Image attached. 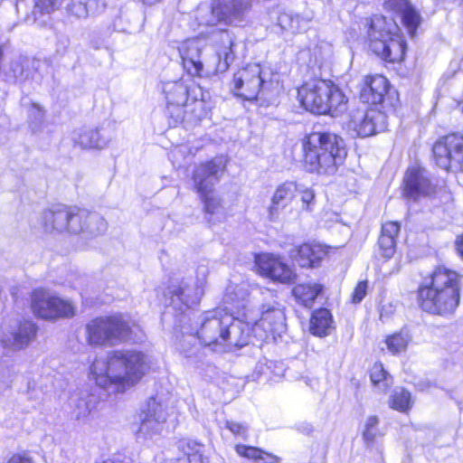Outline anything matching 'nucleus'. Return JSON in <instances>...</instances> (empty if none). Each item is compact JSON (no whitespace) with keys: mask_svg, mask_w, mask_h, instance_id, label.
<instances>
[{"mask_svg":"<svg viewBox=\"0 0 463 463\" xmlns=\"http://www.w3.org/2000/svg\"><path fill=\"white\" fill-rule=\"evenodd\" d=\"M147 357L134 349L115 350L97 357L90 366V378L109 393H124L136 386L147 373Z\"/></svg>","mask_w":463,"mask_h":463,"instance_id":"nucleus-1","label":"nucleus"},{"mask_svg":"<svg viewBox=\"0 0 463 463\" xmlns=\"http://www.w3.org/2000/svg\"><path fill=\"white\" fill-rule=\"evenodd\" d=\"M460 276L444 266L436 268L418 288L421 308L430 314L452 315L460 302Z\"/></svg>","mask_w":463,"mask_h":463,"instance_id":"nucleus-2","label":"nucleus"},{"mask_svg":"<svg viewBox=\"0 0 463 463\" xmlns=\"http://www.w3.org/2000/svg\"><path fill=\"white\" fill-rule=\"evenodd\" d=\"M41 225L47 233L81 234L86 239L99 236L107 229V223L99 214L64 206L43 211Z\"/></svg>","mask_w":463,"mask_h":463,"instance_id":"nucleus-3","label":"nucleus"},{"mask_svg":"<svg viewBox=\"0 0 463 463\" xmlns=\"http://www.w3.org/2000/svg\"><path fill=\"white\" fill-rule=\"evenodd\" d=\"M197 337L205 345H220L225 347H241L247 344L250 327L244 326L240 316L237 317L217 308L205 312L201 319Z\"/></svg>","mask_w":463,"mask_h":463,"instance_id":"nucleus-4","label":"nucleus"},{"mask_svg":"<svg viewBox=\"0 0 463 463\" xmlns=\"http://www.w3.org/2000/svg\"><path fill=\"white\" fill-rule=\"evenodd\" d=\"M302 147L306 169L318 175L335 174L347 155L343 138L327 132L307 135Z\"/></svg>","mask_w":463,"mask_h":463,"instance_id":"nucleus-5","label":"nucleus"},{"mask_svg":"<svg viewBox=\"0 0 463 463\" xmlns=\"http://www.w3.org/2000/svg\"><path fill=\"white\" fill-rule=\"evenodd\" d=\"M228 160L221 156L198 165L193 174L194 186L203 203L205 218L211 223L222 222L225 210L221 197L215 192V185L223 175Z\"/></svg>","mask_w":463,"mask_h":463,"instance_id":"nucleus-6","label":"nucleus"},{"mask_svg":"<svg viewBox=\"0 0 463 463\" xmlns=\"http://www.w3.org/2000/svg\"><path fill=\"white\" fill-rule=\"evenodd\" d=\"M367 41L370 50L388 62L403 61L406 41L392 19L383 15H373L367 20Z\"/></svg>","mask_w":463,"mask_h":463,"instance_id":"nucleus-7","label":"nucleus"},{"mask_svg":"<svg viewBox=\"0 0 463 463\" xmlns=\"http://www.w3.org/2000/svg\"><path fill=\"white\" fill-rule=\"evenodd\" d=\"M302 106L311 113L331 116L342 114L347 107L348 98L330 80H313L298 90Z\"/></svg>","mask_w":463,"mask_h":463,"instance_id":"nucleus-8","label":"nucleus"},{"mask_svg":"<svg viewBox=\"0 0 463 463\" xmlns=\"http://www.w3.org/2000/svg\"><path fill=\"white\" fill-rule=\"evenodd\" d=\"M140 332V326L122 314L97 317L86 326L87 340L93 345H113L134 340Z\"/></svg>","mask_w":463,"mask_h":463,"instance_id":"nucleus-9","label":"nucleus"},{"mask_svg":"<svg viewBox=\"0 0 463 463\" xmlns=\"http://www.w3.org/2000/svg\"><path fill=\"white\" fill-rule=\"evenodd\" d=\"M240 316L244 326L250 327V334L261 340L275 339L286 327L283 310L272 305H264L260 312L250 305H243Z\"/></svg>","mask_w":463,"mask_h":463,"instance_id":"nucleus-10","label":"nucleus"},{"mask_svg":"<svg viewBox=\"0 0 463 463\" xmlns=\"http://www.w3.org/2000/svg\"><path fill=\"white\" fill-rule=\"evenodd\" d=\"M386 115L374 109L359 108L350 110L345 122L353 137H367L386 129Z\"/></svg>","mask_w":463,"mask_h":463,"instance_id":"nucleus-11","label":"nucleus"},{"mask_svg":"<svg viewBox=\"0 0 463 463\" xmlns=\"http://www.w3.org/2000/svg\"><path fill=\"white\" fill-rule=\"evenodd\" d=\"M32 309L43 319L68 318L75 315V307L69 300L61 298L43 289L33 291Z\"/></svg>","mask_w":463,"mask_h":463,"instance_id":"nucleus-12","label":"nucleus"},{"mask_svg":"<svg viewBox=\"0 0 463 463\" xmlns=\"http://www.w3.org/2000/svg\"><path fill=\"white\" fill-rule=\"evenodd\" d=\"M173 412V408L169 407V402L163 397L156 396L150 399L146 410L139 414L138 434L143 438H152L161 433L164 423Z\"/></svg>","mask_w":463,"mask_h":463,"instance_id":"nucleus-13","label":"nucleus"},{"mask_svg":"<svg viewBox=\"0 0 463 463\" xmlns=\"http://www.w3.org/2000/svg\"><path fill=\"white\" fill-rule=\"evenodd\" d=\"M432 151L440 167L463 171V134L452 133L439 138Z\"/></svg>","mask_w":463,"mask_h":463,"instance_id":"nucleus-14","label":"nucleus"},{"mask_svg":"<svg viewBox=\"0 0 463 463\" xmlns=\"http://www.w3.org/2000/svg\"><path fill=\"white\" fill-rule=\"evenodd\" d=\"M197 86L184 80L168 81L164 84L163 91L166 101V113L173 124L185 120L186 109L191 97L192 88Z\"/></svg>","mask_w":463,"mask_h":463,"instance_id":"nucleus-15","label":"nucleus"},{"mask_svg":"<svg viewBox=\"0 0 463 463\" xmlns=\"http://www.w3.org/2000/svg\"><path fill=\"white\" fill-rule=\"evenodd\" d=\"M198 273L202 275V278L198 279V281L193 285L181 282L178 285L173 284L169 287L168 294L170 295V305H172L174 308L184 312L185 309L200 302L204 293L207 273L206 268H200Z\"/></svg>","mask_w":463,"mask_h":463,"instance_id":"nucleus-16","label":"nucleus"},{"mask_svg":"<svg viewBox=\"0 0 463 463\" xmlns=\"http://www.w3.org/2000/svg\"><path fill=\"white\" fill-rule=\"evenodd\" d=\"M37 327L31 321H12L3 325L0 343L11 351L22 350L35 339Z\"/></svg>","mask_w":463,"mask_h":463,"instance_id":"nucleus-17","label":"nucleus"},{"mask_svg":"<svg viewBox=\"0 0 463 463\" xmlns=\"http://www.w3.org/2000/svg\"><path fill=\"white\" fill-rule=\"evenodd\" d=\"M263 83L260 65L248 64L234 74L232 90L236 96L246 100H253L258 97Z\"/></svg>","mask_w":463,"mask_h":463,"instance_id":"nucleus-18","label":"nucleus"},{"mask_svg":"<svg viewBox=\"0 0 463 463\" xmlns=\"http://www.w3.org/2000/svg\"><path fill=\"white\" fill-rule=\"evenodd\" d=\"M435 192L430 173L418 164L411 165L403 177V195L413 201L429 197Z\"/></svg>","mask_w":463,"mask_h":463,"instance_id":"nucleus-19","label":"nucleus"},{"mask_svg":"<svg viewBox=\"0 0 463 463\" xmlns=\"http://www.w3.org/2000/svg\"><path fill=\"white\" fill-rule=\"evenodd\" d=\"M259 272L273 281L293 284L298 279L295 269L285 263L279 255L263 253L256 257Z\"/></svg>","mask_w":463,"mask_h":463,"instance_id":"nucleus-20","label":"nucleus"},{"mask_svg":"<svg viewBox=\"0 0 463 463\" xmlns=\"http://www.w3.org/2000/svg\"><path fill=\"white\" fill-rule=\"evenodd\" d=\"M299 190V184L294 181H286L276 188L270 204L268 207V218L271 222H276L280 214V211L287 208L296 198Z\"/></svg>","mask_w":463,"mask_h":463,"instance_id":"nucleus-21","label":"nucleus"},{"mask_svg":"<svg viewBox=\"0 0 463 463\" xmlns=\"http://www.w3.org/2000/svg\"><path fill=\"white\" fill-rule=\"evenodd\" d=\"M329 247L321 244L304 243L291 250L289 257L301 268L318 267L322 260L328 254Z\"/></svg>","mask_w":463,"mask_h":463,"instance_id":"nucleus-22","label":"nucleus"},{"mask_svg":"<svg viewBox=\"0 0 463 463\" xmlns=\"http://www.w3.org/2000/svg\"><path fill=\"white\" fill-rule=\"evenodd\" d=\"M202 49V42L198 39L186 40L178 47L183 66L192 76L202 75L203 70V64L200 60Z\"/></svg>","mask_w":463,"mask_h":463,"instance_id":"nucleus-23","label":"nucleus"},{"mask_svg":"<svg viewBox=\"0 0 463 463\" xmlns=\"http://www.w3.org/2000/svg\"><path fill=\"white\" fill-rule=\"evenodd\" d=\"M383 8L396 16H401L403 24L412 36L420 23V16L409 0H384Z\"/></svg>","mask_w":463,"mask_h":463,"instance_id":"nucleus-24","label":"nucleus"},{"mask_svg":"<svg viewBox=\"0 0 463 463\" xmlns=\"http://www.w3.org/2000/svg\"><path fill=\"white\" fill-rule=\"evenodd\" d=\"M388 80L383 75L369 76L364 80L361 99L369 104H381L388 91Z\"/></svg>","mask_w":463,"mask_h":463,"instance_id":"nucleus-25","label":"nucleus"},{"mask_svg":"<svg viewBox=\"0 0 463 463\" xmlns=\"http://www.w3.org/2000/svg\"><path fill=\"white\" fill-rule=\"evenodd\" d=\"M212 107V102L205 96L203 89L198 85L194 86L188 106H185L187 110L185 120L191 122L201 120L208 115Z\"/></svg>","mask_w":463,"mask_h":463,"instance_id":"nucleus-26","label":"nucleus"},{"mask_svg":"<svg viewBox=\"0 0 463 463\" xmlns=\"http://www.w3.org/2000/svg\"><path fill=\"white\" fill-rule=\"evenodd\" d=\"M401 225L397 222H387L382 226L381 236L378 241L380 255L388 260L396 250V238L400 232Z\"/></svg>","mask_w":463,"mask_h":463,"instance_id":"nucleus-27","label":"nucleus"},{"mask_svg":"<svg viewBox=\"0 0 463 463\" xmlns=\"http://www.w3.org/2000/svg\"><path fill=\"white\" fill-rule=\"evenodd\" d=\"M72 140L75 145L81 148L101 149L108 144L107 139L103 138L97 129H80L73 133Z\"/></svg>","mask_w":463,"mask_h":463,"instance_id":"nucleus-28","label":"nucleus"},{"mask_svg":"<svg viewBox=\"0 0 463 463\" xmlns=\"http://www.w3.org/2000/svg\"><path fill=\"white\" fill-rule=\"evenodd\" d=\"M333 328L332 315L326 308L315 311L310 320V331L313 335L323 337L329 335Z\"/></svg>","mask_w":463,"mask_h":463,"instance_id":"nucleus-29","label":"nucleus"},{"mask_svg":"<svg viewBox=\"0 0 463 463\" xmlns=\"http://www.w3.org/2000/svg\"><path fill=\"white\" fill-rule=\"evenodd\" d=\"M322 291V286L317 283H303L295 286L292 294L296 300L306 307H311L318 294Z\"/></svg>","mask_w":463,"mask_h":463,"instance_id":"nucleus-30","label":"nucleus"},{"mask_svg":"<svg viewBox=\"0 0 463 463\" xmlns=\"http://www.w3.org/2000/svg\"><path fill=\"white\" fill-rule=\"evenodd\" d=\"M96 0H70L66 10L69 15L77 19H85L94 12Z\"/></svg>","mask_w":463,"mask_h":463,"instance_id":"nucleus-31","label":"nucleus"},{"mask_svg":"<svg viewBox=\"0 0 463 463\" xmlns=\"http://www.w3.org/2000/svg\"><path fill=\"white\" fill-rule=\"evenodd\" d=\"M389 404L396 411H406L411 405V393L402 388H397L391 395Z\"/></svg>","mask_w":463,"mask_h":463,"instance_id":"nucleus-32","label":"nucleus"},{"mask_svg":"<svg viewBox=\"0 0 463 463\" xmlns=\"http://www.w3.org/2000/svg\"><path fill=\"white\" fill-rule=\"evenodd\" d=\"M410 336L408 334L401 332L388 336L385 340L388 350L395 354L404 351L409 344Z\"/></svg>","mask_w":463,"mask_h":463,"instance_id":"nucleus-33","label":"nucleus"},{"mask_svg":"<svg viewBox=\"0 0 463 463\" xmlns=\"http://www.w3.org/2000/svg\"><path fill=\"white\" fill-rule=\"evenodd\" d=\"M370 378L372 383L383 391L388 388L392 383L388 377L387 372L380 363H376L373 365L370 373Z\"/></svg>","mask_w":463,"mask_h":463,"instance_id":"nucleus-34","label":"nucleus"},{"mask_svg":"<svg viewBox=\"0 0 463 463\" xmlns=\"http://www.w3.org/2000/svg\"><path fill=\"white\" fill-rule=\"evenodd\" d=\"M63 0H35L34 14H50L59 9Z\"/></svg>","mask_w":463,"mask_h":463,"instance_id":"nucleus-35","label":"nucleus"},{"mask_svg":"<svg viewBox=\"0 0 463 463\" xmlns=\"http://www.w3.org/2000/svg\"><path fill=\"white\" fill-rule=\"evenodd\" d=\"M301 196L302 210L312 212L315 206V193L312 189L299 185L298 194Z\"/></svg>","mask_w":463,"mask_h":463,"instance_id":"nucleus-36","label":"nucleus"},{"mask_svg":"<svg viewBox=\"0 0 463 463\" xmlns=\"http://www.w3.org/2000/svg\"><path fill=\"white\" fill-rule=\"evenodd\" d=\"M235 450L240 456L255 461L259 460L262 456V450L255 447L236 445Z\"/></svg>","mask_w":463,"mask_h":463,"instance_id":"nucleus-37","label":"nucleus"},{"mask_svg":"<svg viewBox=\"0 0 463 463\" xmlns=\"http://www.w3.org/2000/svg\"><path fill=\"white\" fill-rule=\"evenodd\" d=\"M378 425V419L375 416H370L365 420L364 438L367 441H372L376 436V427Z\"/></svg>","mask_w":463,"mask_h":463,"instance_id":"nucleus-38","label":"nucleus"},{"mask_svg":"<svg viewBox=\"0 0 463 463\" xmlns=\"http://www.w3.org/2000/svg\"><path fill=\"white\" fill-rule=\"evenodd\" d=\"M368 288V283L366 280L360 281L352 295V301L354 304L360 303L366 296Z\"/></svg>","mask_w":463,"mask_h":463,"instance_id":"nucleus-39","label":"nucleus"},{"mask_svg":"<svg viewBox=\"0 0 463 463\" xmlns=\"http://www.w3.org/2000/svg\"><path fill=\"white\" fill-rule=\"evenodd\" d=\"M226 427L234 434L240 437L244 438L247 434V426L234 422V421H228L226 423Z\"/></svg>","mask_w":463,"mask_h":463,"instance_id":"nucleus-40","label":"nucleus"},{"mask_svg":"<svg viewBox=\"0 0 463 463\" xmlns=\"http://www.w3.org/2000/svg\"><path fill=\"white\" fill-rule=\"evenodd\" d=\"M203 457L200 453L195 452L189 455H183L181 457V463H202Z\"/></svg>","mask_w":463,"mask_h":463,"instance_id":"nucleus-41","label":"nucleus"},{"mask_svg":"<svg viewBox=\"0 0 463 463\" xmlns=\"http://www.w3.org/2000/svg\"><path fill=\"white\" fill-rule=\"evenodd\" d=\"M7 463H34L33 458L24 454H16L12 456Z\"/></svg>","mask_w":463,"mask_h":463,"instance_id":"nucleus-42","label":"nucleus"},{"mask_svg":"<svg viewBox=\"0 0 463 463\" xmlns=\"http://www.w3.org/2000/svg\"><path fill=\"white\" fill-rule=\"evenodd\" d=\"M229 44H230V47H229V50L230 52H227L225 51L223 52V63H220V69L222 70V71H226L229 67V63L230 61H232L233 60V57L232 55V42L229 40Z\"/></svg>","mask_w":463,"mask_h":463,"instance_id":"nucleus-43","label":"nucleus"},{"mask_svg":"<svg viewBox=\"0 0 463 463\" xmlns=\"http://www.w3.org/2000/svg\"><path fill=\"white\" fill-rule=\"evenodd\" d=\"M259 460H261L263 463H279V458L272 454H269L268 452H265L262 450V456Z\"/></svg>","mask_w":463,"mask_h":463,"instance_id":"nucleus-44","label":"nucleus"},{"mask_svg":"<svg viewBox=\"0 0 463 463\" xmlns=\"http://www.w3.org/2000/svg\"><path fill=\"white\" fill-rule=\"evenodd\" d=\"M455 248L457 254L460 257L461 260H463V234L457 237L455 241Z\"/></svg>","mask_w":463,"mask_h":463,"instance_id":"nucleus-45","label":"nucleus"},{"mask_svg":"<svg viewBox=\"0 0 463 463\" xmlns=\"http://www.w3.org/2000/svg\"><path fill=\"white\" fill-rule=\"evenodd\" d=\"M142 1L146 5H154L157 2H159L160 0H142Z\"/></svg>","mask_w":463,"mask_h":463,"instance_id":"nucleus-46","label":"nucleus"},{"mask_svg":"<svg viewBox=\"0 0 463 463\" xmlns=\"http://www.w3.org/2000/svg\"><path fill=\"white\" fill-rule=\"evenodd\" d=\"M181 151H182V147H179V148H177V149L174 150V151L171 153V155H172V156H175L176 153L181 152Z\"/></svg>","mask_w":463,"mask_h":463,"instance_id":"nucleus-47","label":"nucleus"},{"mask_svg":"<svg viewBox=\"0 0 463 463\" xmlns=\"http://www.w3.org/2000/svg\"><path fill=\"white\" fill-rule=\"evenodd\" d=\"M174 463H181V458H177L176 461Z\"/></svg>","mask_w":463,"mask_h":463,"instance_id":"nucleus-48","label":"nucleus"},{"mask_svg":"<svg viewBox=\"0 0 463 463\" xmlns=\"http://www.w3.org/2000/svg\"><path fill=\"white\" fill-rule=\"evenodd\" d=\"M227 14H228V10H225V11L222 12L223 15H226Z\"/></svg>","mask_w":463,"mask_h":463,"instance_id":"nucleus-49","label":"nucleus"}]
</instances>
